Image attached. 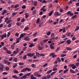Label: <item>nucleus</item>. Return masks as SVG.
<instances>
[{"label":"nucleus","mask_w":79,"mask_h":79,"mask_svg":"<svg viewBox=\"0 0 79 79\" xmlns=\"http://www.w3.org/2000/svg\"><path fill=\"white\" fill-rule=\"evenodd\" d=\"M19 5L18 4H16L15 5V8H18V7H19Z\"/></svg>","instance_id":"nucleus-17"},{"label":"nucleus","mask_w":79,"mask_h":79,"mask_svg":"<svg viewBox=\"0 0 79 79\" xmlns=\"http://www.w3.org/2000/svg\"><path fill=\"white\" fill-rule=\"evenodd\" d=\"M66 56V54H61V57H64V56Z\"/></svg>","instance_id":"nucleus-58"},{"label":"nucleus","mask_w":79,"mask_h":79,"mask_svg":"<svg viewBox=\"0 0 79 79\" xmlns=\"http://www.w3.org/2000/svg\"><path fill=\"white\" fill-rule=\"evenodd\" d=\"M34 5L35 6H37V5H38V2H37V1H35L33 2Z\"/></svg>","instance_id":"nucleus-7"},{"label":"nucleus","mask_w":79,"mask_h":79,"mask_svg":"<svg viewBox=\"0 0 79 79\" xmlns=\"http://www.w3.org/2000/svg\"><path fill=\"white\" fill-rule=\"evenodd\" d=\"M30 78L31 79H36L37 78L34 77V75L32 74L30 76Z\"/></svg>","instance_id":"nucleus-8"},{"label":"nucleus","mask_w":79,"mask_h":79,"mask_svg":"<svg viewBox=\"0 0 79 79\" xmlns=\"http://www.w3.org/2000/svg\"><path fill=\"white\" fill-rule=\"evenodd\" d=\"M10 34H11V33H10V32H9L7 34V38H8V37H9L10 36Z\"/></svg>","instance_id":"nucleus-47"},{"label":"nucleus","mask_w":79,"mask_h":79,"mask_svg":"<svg viewBox=\"0 0 79 79\" xmlns=\"http://www.w3.org/2000/svg\"><path fill=\"white\" fill-rule=\"evenodd\" d=\"M17 66H18L17 65V64L16 63H15L14 64V65L13 66V68H16V67Z\"/></svg>","instance_id":"nucleus-26"},{"label":"nucleus","mask_w":79,"mask_h":79,"mask_svg":"<svg viewBox=\"0 0 79 79\" xmlns=\"http://www.w3.org/2000/svg\"><path fill=\"white\" fill-rule=\"evenodd\" d=\"M28 61L29 62V63H32V59H28Z\"/></svg>","instance_id":"nucleus-30"},{"label":"nucleus","mask_w":79,"mask_h":79,"mask_svg":"<svg viewBox=\"0 0 79 79\" xmlns=\"http://www.w3.org/2000/svg\"><path fill=\"white\" fill-rule=\"evenodd\" d=\"M55 36V34L53 33H52L51 34V37H52V39H54V40H55V38H54Z\"/></svg>","instance_id":"nucleus-4"},{"label":"nucleus","mask_w":79,"mask_h":79,"mask_svg":"<svg viewBox=\"0 0 79 79\" xmlns=\"http://www.w3.org/2000/svg\"><path fill=\"white\" fill-rule=\"evenodd\" d=\"M21 79H27V76L26 74H25L24 76L21 77Z\"/></svg>","instance_id":"nucleus-9"},{"label":"nucleus","mask_w":79,"mask_h":79,"mask_svg":"<svg viewBox=\"0 0 79 79\" xmlns=\"http://www.w3.org/2000/svg\"><path fill=\"white\" fill-rule=\"evenodd\" d=\"M40 56H45V54L43 53L40 54Z\"/></svg>","instance_id":"nucleus-54"},{"label":"nucleus","mask_w":79,"mask_h":79,"mask_svg":"<svg viewBox=\"0 0 79 79\" xmlns=\"http://www.w3.org/2000/svg\"><path fill=\"white\" fill-rule=\"evenodd\" d=\"M0 1L2 4H4V3H5V1L3 0H1Z\"/></svg>","instance_id":"nucleus-44"},{"label":"nucleus","mask_w":79,"mask_h":79,"mask_svg":"<svg viewBox=\"0 0 79 79\" xmlns=\"http://www.w3.org/2000/svg\"><path fill=\"white\" fill-rule=\"evenodd\" d=\"M52 70H50L49 71H48L47 72V73L48 74H50V73H52Z\"/></svg>","instance_id":"nucleus-34"},{"label":"nucleus","mask_w":79,"mask_h":79,"mask_svg":"<svg viewBox=\"0 0 79 79\" xmlns=\"http://www.w3.org/2000/svg\"><path fill=\"white\" fill-rule=\"evenodd\" d=\"M16 14H17V12H13L12 13V15L13 16H15Z\"/></svg>","instance_id":"nucleus-39"},{"label":"nucleus","mask_w":79,"mask_h":79,"mask_svg":"<svg viewBox=\"0 0 79 79\" xmlns=\"http://www.w3.org/2000/svg\"><path fill=\"white\" fill-rule=\"evenodd\" d=\"M34 55V53H28L27 54V55L28 56H30V57H32V56H33Z\"/></svg>","instance_id":"nucleus-2"},{"label":"nucleus","mask_w":79,"mask_h":79,"mask_svg":"<svg viewBox=\"0 0 79 79\" xmlns=\"http://www.w3.org/2000/svg\"><path fill=\"white\" fill-rule=\"evenodd\" d=\"M3 49L5 51H6V52H7L8 50V49H7V48H6V47H3Z\"/></svg>","instance_id":"nucleus-42"},{"label":"nucleus","mask_w":79,"mask_h":79,"mask_svg":"<svg viewBox=\"0 0 79 79\" xmlns=\"http://www.w3.org/2000/svg\"><path fill=\"white\" fill-rule=\"evenodd\" d=\"M56 60L58 61L59 62H61V60H60L58 57L56 58Z\"/></svg>","instance_id":"nucleus-36"},{"label":"nucleus","mask_w":79,"mask_h":79,"mask_svg":"<svg viewBox=\"0 0 79 79\" xmlns=\"http://www.w3.org/2000/svg\"><path fill=\"white\" fill-rule=\"evenodd\" d=\"M4 68H5V65L2 63H0V71H3Z\"/></svg>","instance_id":"nucleus-1"},{"label":"nucleus","mask_w":79,"mask_h":79,"mask_svg":"<svg viewBox=\"0 0 79 79\" xmlns=\"http://www.w3.org/2000/svg\"><path fill=\"white\" fill-rule=\"evenodd\" d=\"M31 66L32 68H35V67H36V66L35 65V64H32L31 65Z\"/></svg>","instance_id":"nucleus-25"},{"label":"nucleus","mask_w":79,"mask_h":79,"mask_svg":"<svg viewBox=\"0 0 79 79\" xmlns=\"http://www.w3.org/2000/svg\"><path fill=\"white\" fill-rule=\"evenodd\" d=\"M19 65H24V64L23 63H19Z\"/></svg>","instance_id":"nucleus-62"},{"label":"nucleus","mask_w":79,"mask_h":79,"mask_svg":"<svg viewBox=\"0 0 79 79\" xmlns=\"http://www.w3.org/2000/svg\"><path fill=\"white\" fill-rule=\"evenodd\" d=\"M67 36L69 37L71 35V33L70 32H68L67 33L65 34Z\"/></svg>","instance_id":"nucleus-19"},{"label":"nucleus","mask_w":79,"mask_h":79,"mask_svg":"<svg viewBox=\"0 0 79 79\" xmlns=\"http://www.w3.org/2000/svg\"><path fill=\"white\" fill-rule=\"evenodd\" d=\"M5 60H4V61L5 63H7V62L8 61H7V60H6L7 59H8L6 57L5 58Z\"/></svg>","instance_id":"nucleus-18"},{"label":"nucleus","mask_w":79,"mask_h":79,"mask_svg":"<svg viewBox=\"0 0 79 79\" xmlns=\"http://www.w3.org/2000/svg\"><path fill=\"white\" fill-rule=\"evenodd\" d=\"M60 13H63V10L62 9L60 8Z\"/></svg>","instance_id":"nucleus-63"},{"label":"nucleus","mask_w":79,"mask_h":79,"mask_svg":"<svg viewBox=\"0 0 79 79\" xmlns=\"http://www.w3.org/2000/svg\"><path fill=\"white\" fill-rule=\"evenodd\" d=\"M6 11H6V10H4V11L2 13V15H4V14H5V13H6Z\"/></svg>","instance_id":"nucleus-27"},{"label":"nucleus","mask_w":79,"mask_h":79,"mask_svg":"<svg viewBox=\"0 0 79 79\" xmlns=\"http://www.w3.org/2000/svg\"><path fill=\"white\" fill-rule=\"evenodd\" d=\"M11 24H12V23H11L9 24L8 25V27H11Z\"/></svg>","instance_id":"nucleus-49"},{"label":"nucleus","mask_w":79,"mask_h":79,"mask_svg":"<svg viewBox=\"0 0 79 79\" xmlns=\"http://www.w3.org/2000/svg\"><path fill=\"white\" fill-rule=\"evenodd\" d=\"M26 35L25 33H22L21 34L20 37L21 38H22V37H24V35Z\"/></svg>","instance_id":"nucleus-10"},{"label":"nucleus","mask_w":79,"mask_h":79,"mask_svg":"<svg viewBox=\"0 0 79 79\" xmlns=\"http://www.w3.org/2000/svg\"><path fill=\"white\" fill-rule=\"evenodd\" d=\"M8 74V72H4L2 73L3 75H6Z\"/></svg>","instance_id":"nucleus-56"},{"label":"nucleus","mask_w":79,"mask_h":79,"mask_svg":"<svg viewBox=\"0 0 79 79\" xmlns=\"http://www.w3.org/2000/svg\"><path fill=\"white\" fill-rule=\"evenodd\" d=\"M25 17L26 18H28V17L29 16V15H27V13H26L25 14Z\"/></svg>","instance_id":"nucleus-31"},{"label":"nucleus","mask_w":79,"mask_h":79,"mask_svg":"<svg viewBox=\"0 0 79 79\" xmlns=\"http://www.w3.org/2000/svg\"><path fill=\"white\" fill-rule=\"evenodd\" d=\"M54 55H55V52L51 53H50V56H53Z\"/></svg>","instance_id":"nucleus-45"},{"label":"nucleus","mask_w":79,"mask_h":79,"mask_svg":"<svg viewBox=\"0 0 79 79\" xmlns=\"http://www.w3.org/2000/svg\"><path fill=\"white\" fill-rule=\"evenodd\" d=\"M55 15H56V16H59L60 14L58 15V12H56L55 13Z\"/></svg>","instance_id":"nucleus-43"},{"label":"nucleus","mask_w":79,"mask_h":79,"mask_svg":"<svg viewBox=\"0 0 79 79\" xmlns=\"http://www.w3.org/2000/svg\"><path fill=\"white\" fill-rule=\"evenodd\" d=\"M40 22V18H39L37 19L36 23V24H38V23H39V22Z\"/></svg>","instance_id":"nucleus-21"},{"label":"nucleus","mask_w":79,"mask_h":79,"mask_svg":"<svg viewBox=\"0 0 79 79\" xmlns=\"http://www.w3.org/2000/svg\"><path fill=\"white\" fill-rule=\"evenodd\" d=\"M33 46H34V44L32 43H31V44L29 46V47L31 48Z\"/></svg>","instance_id":"nucleus-28"},{"label":"nucleus","mask_w":79,"mask_h":79,"mask_svg":"<svg viewBox=\"0 0 79 79\" xmlns=\"http://www.w3.org/2000/svg\"><path fill=\"white\" fill-rule=\"evenodd\" d=\"M43 49V48L42 47H40V46H39L38 49L40 50H42Z\"/></svg>","instance_id":"nucleus-24"},{"label":"nucleus","mask_w":79,"mask_h":79,"mask_svg":"<svg viewBox=\"0 0 79 79\" xmlns=\"http://www.w3.org/2000/svg\"><path fill=\"white\" fill-rule=\"evenodd\" d=\"M70 71L71 73L72 74H74L76 73V72L73 70V69H70Z\"/></svg>","instance_id":"nucleus-13"},{"label":"nucleus","mask_w":79,"mask_h":79,"mask_svg":"<svg viewBox=\"0 0 79 79\" xmlns=\"http://www.w3.org/2000/svg\"><path fill=\"white\" fill-rule=\"evenodd\" d=\"M24 40L27 41H29V40H30V39L27 37L25 38Z\"/></svg>","instance_id":"nucleus-14"},{"label":"nucleus","mask_w":79,"mask_h":79,"mask_svg":"<svg viewBox=\"0 0 79 79\" xmlns=\"http://www.w3.org/2000/svg\"><path fill=\"white\" fill-rule=\"evenodd\" d=\"M67 15H70V16H73L74 14H73V13L71 12V11H69L67 12Z\"/></svg>","instance_id":"nucleus-3"},{"label":"nucleus","mask_w":79,"mask_h":79,"mask_svg":"<svg viewBox=\"0 0 79 79\" xmlns=\"http://www.w3.org/2000/svg\"><path fill=\"white\" fill-rule=\"evenodd\" d=\"M27 58V55H25L23 57V60H26Z\"/></svg>","instance_id":"nucleus-46"},{"label":"nucleus","mask_w":79,"mask_h":79,"mask_svg":"<svg viewBox=\"0 0 79 79\" xmlns=\"http://www.w3.org/2000/svg\"><path fill=\"white\" fill-rule=\"evenodd\" d=\"M66 50H72V48H69V47H66Z\"/></svg>","instance_id":"nucleus-16"},{"label":"nucleus","mask_w":79,"mask_h":79,"mask_svg":"<svg viewBox=\"0 0 79 79\" xmlns=\"http://www.w3.org/2000/svg\"><path fill=\"white\" fill-rule=\"evenodd\" d=\"M53 11H51L50 13H49V16H52V15L53 14Z\"/></svg>","instance_id":"nucleus-22"},{"label":"nucleus","mask_w":79,"mask_h":79,"mask_svg":"<svg viewBox=\"0 0 79 79\" xmlns=\"http://www.w3.org/2000/svg\"><path fill=\"white\" fill-rule=\"evenodd\" d=\"M36 55L37 57H39L40 54H39V53L37 52L36 53Z\"/></svg>","instance_id":"nucleus-40"},{"label":"nucleus","mask_w":79,"mask_h":79,"mask_svg":"<svg viewBox=\"0 0 79 79\" xmlns=\"http://www.w3.org/2000/svg\"><path fill=\"white\" fill-rule=\"evenodd\" d=\"M11 20H8L6 22V24H9L11 22Z\"/></svg>","instance_id":"nucleus-37"},{"label":"nucleus","mask_w":79,"mask_h":79,"mask_svg":"<svg viewBox=\"0 0 79 79\" xmlns=\"http://www.w3.org/2000/svg\"><path fill=\"white\" fill-rule=\"evenodd\" d=\"M12 77L14 79H19V77L16 76L15 75H13Z\"/></svg>","instance_id":"nucleus-6"},{"label":"nucleus","mask_w":79,"mask_h":79,"mask_svg":"<svg viewBox=\"0 0 79 79\" xmlns=\"http://www.w3.org/2000/svg\"><path fill=\"white\" fill-rule=\"evenodd\" d=\"M47 77H46V78H48V79H49L51 77V76H50V75H47Z\"/></svg>","instance_id":"nucleus-29"},{"label":"nucleus","mask_w":79,"mask_h":79,"mask_svg":"<svg viewBox=\"0 0 79 79\" xmlns=\"http://www.w3.org/2000/svg\"><path fill=\"white\" fill-rule=\"evenodd\" d=\"M6 53L7 54H11V51H10V50H8L7 51H6Z\"/></svg>","instance_id":"nucleus-20"},{"label":"nucleus","mask_w":79,"mask_h":79,"mask_svg":"<svg viewBox=\"0 0 79 79\" xmlns=\"http://www.w3.org/2000/svg\"><path fill=\"white\" fill-rule=\"evenodd\" d=\"M27 71H31V70L30 69H29V68L27 67Z\"/></svg>","instance_id":"nucleus-59"},{"label":"nucleus","mask_w":79,"mask_h":79,"mask_svg":"<svg viewBox=\"0 0 79 79\" xmlns=\"http://www.w3.org/2000/svg\"><path fill=\"white\" fill-rule=\"evenodd\" d=\"M14 61L15 62H17V58L16 57H15L14 58Z\"/></svg>","instance_id":"nucleus-52"},{"label":"nucleus","mask_w":79,"mask_h":79,"mask_svg":"<svg viewBox=\"0 0 79 79\" xmlns=\"http://www.w3.org/2000/svg\"><path fill=\"white\" fill-rule=\"evenodd\" d=\"M40 11L43 10V11L44 12H45L46 11V9H44V8H42L40 10Z\"/></svg>","instance_id":"nucleus-23"},{"label":"nucleus","mask_w":79,"mask_h":79,"mask_svg":"<svg viewBox=\"0 0 79 79\" xmlns=\"http://www.w3.org/2000/svg\"><path fill=\"white\" fill-rule=\"evenodd\" d=\"M55 73H56V72H53L51 74V76H52L54 74H55Z\"/></svg>","instance_id":"nucleus-61"},{"label":"nucleus","mask_w":79,"mask_h":79,"mask_svg":"<svg viewBox=\"0 0 79 79\" xmlns=\"http://www.w3.org/2000/svg\"><path fill=\"white\" fill-rule=\"evenodd\" d=\"M36 13H37V10L36 9H35V10L33 11L32 13L33 15H35L36 14Z\"/></svg>","instance_id":"nucleus-11"},{"label":"nucleus","mask_w":79,"mask_h":79,"mask_svg":"<svg viewBox=\"0 0 79 79\" xmlns=\"http://www.w3.org/2000/svg\"><path fill=\"white\" fill-rule=\"evenodd\" d=\"M34 74L35 76H37L39 74V72H36L34 73Z\"/></svg>","instance_id":"nucleus-41"},{"label":"nucleus","mask_w":79,"mask_h":79,"mask_svg":"<svg viewBox=\"0 0 79 79\" xmlns=\"http://www.w3.org/2000/svg\"><path fill=\"white\" fill-rule=\"evenodd\" d=\"M66 43L67 44L70 45V44H71V41L70 40H68L66 41Z\"/></svg>","instance_id":"nucleus-5"},{"label":"nucleus","mask_w":79,"mask_h":79,"mask_svg":"<svg viewBox=\"0 0 79 79\" xmlns=\"http://www.w3.org/2000/svg\"><path fill=\"white\" fill-rule=\"evenodd\" d=\"M39 61V60L38 59H36V60H33V63H35V62H37Z\"/></svg>","instance_id":"nucleus-57"},{"label":"nucleus","mask_w":79,"mask_h":79,"mask_svg":"<svg viewBox=\"0 0 79 79\" xmlns=\"http://www.w3.org/2000/svg\"><path fill=\"white\" fill-rule=\"evenodd\" d=\"M48 40V39L44 40H43V42L44 43H46V42H47Z\"/></svg>","instance_id":"nucleus-50"},{"label":"nucleus","mask_w":79,"mask_h":79,"mask_svg":"<svg viewBox=\"0 0 79 79\" xmlns=\"http://www.w3.org/2000/svg\"><path fill=\"white\" fill-rule=\"evenodd\" d=\"M6 71H9L10 68L8 67H6L5 68Z\"/></svg>","instance_id":"nucleus-32"},{"label":"nucleus","mask_w":79,"mask_h":79,"mask_svg":"<svg viewBox=\"0 0 79 79\" xmlns=\"http://www.w3.org/2000/svg\"><path fill=\"white\" fill-rule=\"evenodd\" d=\"M14 73L15 74H18L19 73V72L16 70H14L13 71Z\"/></svg>","instance_id":"nucleus-15"},{"label":"nucleus","mask_w":79,"mask_h":79,"mask_svg":"<svg viewBox=\"0 0 79 79\" xmlns=\"http://www.w3.org/2000/svg\"><path fill=\"white\" fill-rule=\"evenodd\" d=\"M68 71H69V70L68 69L64 70V74H65V73H66V72H68Z\"/></svg>","instance_id":"nucleus-38"},{"label":"nucleus","mask_w":79,"mask_h":79,"mask_svg":"<svg viewBox=\"0 0 79 79\" xmlns=\"http://www.w3.org/2000/svg\"><path fill=\"white\" fill-rule=\"evenodd\" d=\"M51 33V32L50 31H48V32L47 33V35H48V36L50 35Z\"/></svg>","instance_id":"nucleus-51"},{"label":"nucleus","mask_w":79,"mask_h":79,"mask_svg":"<svg viewBox=\"0 0 79 79\" xmlns=\"http://www.w3.org/2000/svg\"><path fill=\"white\" fill-rule=\"evenodd\" d=\"M57 56H58L57 55L55 54H54V55L52 56V57L53 58H55V57H56Z\"/></svg>","instance_id":"nucleus-64"},{"label":"nucleus","mask_w":79,"mask_h":79,"mask_svg":"<svg viewBox=\"0 0 79 79\" xmlns=\"http://www.w3.org/2000/svg\"><path fill=\"white\" fill-rule=\"evenodd\" d=\"M10 64H11V62H10L9 61H8L7 62V65H10Z\"/></svg>","instance_id":"nucleus-60"},{"label":"nucleus","mask_w":79,"mask_h":79,"mask_svg":"<svg viewBox=\"0 0 79 79\" xmlns=\"http://www.w3.org/2000/svg\"><path fill=\"white\" fill-rule=\"evenodd\" d=\"M29 29V28L28 27H27L25 28L24 30V31H27V30H28Z\"/></svg>","instance_id":"nucleus-33"},{"label":"nucleus","mask_w":79,"mask_h":79,"mask_svg":"<svg viewBox=\"0 0 79 79\" xmlns=\"http://www.w3.org/2000/svg\"><path fill=\"white\" fill-rule=\"evenodd\" d=\"M21 23H24V22L25 21V19H24V18L23 19L21 20Z\"/></svg>","instance_id":"nucleus-53"},{"label":"nucleus","mask_w":79,"mask_h":79,"mask_svg":"<svg viewBox=\"0 0 79 79\" xmlns=\"http://www.w3.org/2000/svg\"><path fill=\"white\" fill-rule=\"evenodd\" d=\"M16 24L17 26H20V25L21 24V23H19L18 22H17L16 23Z\"/></svg>","instance_id":"nucleus-48"},{"label":"nucleus","mask_w":79,"mask_h":79,"mask_svg":"<svg viewBox=\"0 0 79 79\" xmlns=\"http://www.w3.org/2000/svg\"><path fill=\"white\" fill-rule=\"evenodd\" d=\"M22 8H23V9H25V8H26V6L25 5H23L22 6Z\"/></svg>","instance_id":"nucleus-55"},{"label":"nucleus","mask_w":79,"mask_h":79,"mask_svg":"<svg viewBox=\"0 0 79 79\" xmlns=\"http://www.w3.org/2000/svg\"><path fill=\"white\" fill-rule=\"evenodd\" d=\"M31 73H27L26 74L27 76H30V75H31Z\"/></svg>","instance_id":"nucleus-35"},{"label":"nucleus","mask_w":79,"mask_h":79,"mask_svg":"<svg viewBox=\"0 0 79 79\" xmlns=\"http://www.w3.org/2000/svg\"><path fill=\"white\" fill-rule=\"evenodd\" d=\"M27 71L26 68H25L24 69H23L21 70V72L22 73H24V72H26Z\"/></svg>","instance_id":"nucleus-12"}]
</instances>
